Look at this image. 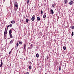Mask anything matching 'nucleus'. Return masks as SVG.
Masks as SVG:
<instances>
[{"label": "nucleus", "mask_w": 74, "mask_h": 74, "mask_svg": "<svg viewBox=\"0 0 74 74\" xmlns=\"http://www.w3.org/2000/svg\"><path fill=\"white\" fill-rule=\"evenodd\" d=\"M50 11L51 14H53L54 12L53 11V10L51 9Z\"/></svg>", "instance_id": "423d86ee"}, {"label": "nucleus", "mask_w": 74, "mask_h": 74, "mask_svg": "<svg viewBox=\"0 0 74 74\" xmlns=\"http://www.w3.org/2000/svg\"><path fill=\"white\" fill-rule=\"evenodd\" d=\"M9 26L10 27H12V24H10Z\"/></svg>", "instance_id": "5701e85b"}, {"label": "nucleus", "mask_w": 74, "mask_h": 74, "mask_svg": "<svg viewBox=\"0 0 74 74\" xmlns=\"http://www.w3.org/2000/svg\"><path fill=\"white\" fill-rule=\"evenodd\" d=\"M64 3L65 4H67V0H64Z\"/></svg>", "instance_id": "a211bd4d"}, {"label": "nucleus", "mask_w": 74, "mask_h": 74, "mask_svg": "<svg viewBox=\"0 0 74 74\" xmlns=\"http://www.w3.org/2000/svg\"><path fill=\"white\" fill-rule=\"evenodd\" d=\"M2 66H3V61L2 60H1V64L0 65V67H2Z\"/></svg>", "instance_id": "7ed1b4c3"}, {"label": "nucleus", "mask_w": 74, "mask_h": 74, "mask_svg": "<svg viewBox=\"0 0 74 74\" xmlns=\"http://www.w3.org/2000/svg\"><path fill=\"white\" fill-rule=\"evenodd\" d=\"M11 53V51H10L9 52V54H10Z\"/></svg>", "instance_id": "2f4dec72"}, {"label": "nucleus", "mask_w": 74, "mask_h": 74, "mask_svg": "<svg viewBox=\"0 0 74 74\" xmlns=\"http://www.w3.org/2000/svg\"><path fill=\"white\" fill-rule=\"evenodd\" d=\"M43 13V12H42V10H41V14H42Z\"/></svg>", "instance_id": "a878e982"}, {"label": "nucleus", "mask_w": 74, "mask_h": 74, "mask_svg": "<svg viewBox=\"0 0 74 74\" xmlns=\"http://www.w3.org/2000/svg\"><path fill=\"white\" fill-rule=\"evenodd\" d=\"M5 32H7V28L6 27L5 28Z\"/></svg>", "instance_id": "393cba45"}, {"label": "nucleus", "mask_w": 74, "mask_h": 74, "mask_svg": "<svg viewBox=\"0 0 74 74\" xmlns=\"http://www.w3.org/2000/svg\"><path fill=\"white\" fill-rule=\"evenodd\" d=\"M19 44L20 45L22 44V41H20L19 42Z\"/></svg>", "instance_id": "2eb2a0df"}, {"label": "nucleus", "mask_w": 74, "mask_h": 74, "mask_svg": "<svg viewBox=\"0 0 74 74\" xmlns=\"http://www.w3.org/2000/svg\"><path fill=\"white\" fill-rule=\"evenodd\" d=\"M4 36V38H5V37H6V36Z\"/></svg>", "instance_id": "7c9ffc66"}, {"label": "nucleus", "mask_w": 74, "mask_h": 74, "mask_svg": "<svg viewBox=\"0 0 74 74\" xmlns=\"http://www.w3.org/2000/svg\"><path fill=\"white\" fill-rule=\"evenodd\" d=\"M13 40H12L10 42V43H13Z\"/></svg>", "instance_id": "b1692460"}, {"label": "nucleus", "mask_w": 74, "mask_h": 74, "mask_svg": "<svg viewBox=\"0 0 74 74\" xmlns=\"http://www.w3.org/2000/svg\"><path fill=\"white\" fill-rule=\"evenodd\" d=\"M36 57L37 58H38L39 57H40V56H39V55L38 54V53H37L36 55Z\"/></svg>", "instance_id": "6e6552de"}, {"label": "nucleus", "mask_w": 74, "mask_h": 74, "mask_svg": "<svg viewBox=\"0 0 74 74\" xmlns=\"http://www.w3.org/2000/svg\"><path fill=\"white\" fill-rule=\"evenodd\" d=\"M9 36L10 37V38H12L13 36L12 35V34H9Z\"/></svg>", "instance_id": "9d476101"}, {"label": "nucleus", "mask_w": 74, "mask_h": 74, "mask_svg": "<svg viewBox=\"0 0 74 74\" xmlns=\"http://www.w3.org/2000/svg\"><path fill=\"white\" fill-rule=\"evenodd\" d=\"M26 47V44H24V49H25V47Z\"/></svg>", "instance_id": "f3484780"}, {"label": "nucleus", "mask_w": 74, "mask_h": 74, "mask_svg": "<svg viewBox=\"0 0 74 74\" xmlns=\"http://www.w3.org/2000/svg\"><path fill=\"white\" fill-rule=\"evenodd\" d=\"M29 69H32V66H31V65H30L29 67Z\"/></svg>", "instance_id": "4be33fe9"}, {"label": "nucleus", "mask_w": 74, "mask_h": 74, "mask_svg": "<svg viewBox=\"0 0 74 74\" xmlns=\"http://www.w3.org/2000/svg\"><path fill=\"white\" fill-rule=\"evenodd\" d=\"M25 74H29V72H27L26 73H25Z\"/></svg>", "instance_id": "c756f323"}, {"label": "nucleus", "mask_w": 74, "mask_h": 74, "mask_svg": "<svg viewBox=\"0 0 74 74\" xmlns=\"http://www.w3.org/2000/svg\"><path fill=\"white\" fill-rule=\"evenodd\" d=\"M26 22L27 23H28V22H29V20L27 19H26Z\"/></svg>", "instance_id": "412c9836"}, {"label": "nucleus", "mask_w": 74, "mask_h": 74, "mask_svg": "<svg viewBox=\"0 0 74 74\" xmlns=\"http://www.w3.org/2000/svg\"><path fill=\"white\" fill-rule=\"evenodd\" d=\"M61 70V68H60H60H59V70Z\"/></svg>", "instance_id": "473e14b6"}, {"label": "nucleus", "mask_w": 74, "mask_h": 74, "mask_svg": "<svg viewBox=\"0 0 74 74\" xmlns=\"http://www.w3.org/2000/svg\"><path fill=\"white\" fill-rule=\"evenodd\" d=\"M63 49H64V50H66V48L65 47H63Z\"/></svg>", "instance_id": "aec40b11"}, {"label": "nucleus", "mask_w": 74, "mask_h": 74, "mask_svg": "<svg viewBox=\"0 0 74 74\" xmlns=\"http://www.w3.org/2000/svg\"><path fill=\"white\" fill-rule=\"evenodd\" d=\"M40 17H37V21H40Z\"/></svg>", "instance_id": "4468645a"}, {"label": "nucleus", "mask_w": 74, "mask_h": 74, "mask_svg": "<svg viewBox=\"0 0 74 74\" xmlns=\"http://www.w3.org/2000/svg\"><path fill=\"white\" fill-rule=\"evenodd\" d=\"M29 0H27V4H29Z\"/></svg>", "instance_id": "cd10ccee"}, {"label": "nucleus", "mask_w": 74, "mask_h": 74, "mask_svg": "<svg viewBox=\"0 0 74 74\" xmlns=\"http://www.w3.org/2000/svg\"><path fill=\"white\" fill-rule=\"evenodd\" d=\"M71 36H74V32H72Z\"/></svg>", "instance_id": "6ab92c4d"}, {"label": "nucleus", "mask_w": 74, "mask_h": 74, "mask_svg": "<svg viewBox=\"0 0 74 74\" xmlns=\"http://www.w3.org/2000/svg\"><path fill=\"white\" fill-rule=\"evenodd\" d=\"M7 31H6V32H4V36H6L7 35Z\"/></svg>", "instance_id": "9b49d317"}, {"label": "nucleus", "mask_w": 74, "mask_h": 74, "mask_svg": "<svg viewBox=\"0 0 74 74\" xmlns=\"http://www.w3.org/2000/svg\"><path fill=\"white\" fill-rule=\"evenodd\" d=\"M14 7L15 10L16 11L18 9V3H17V2H15V5Z\"/></svg>", "instance_id": "f257e3e1"}, {"label": "nucleus", "mask_w": 74, "mask_h": 74, "mask_svg": "<svg viewBox=\"0 0 74 74\" xmlns=\"http://www.w3.org/2000/svg\"><path fill=\"white\" fill-rule=\"evenodd\" d=\"M52 7H54L55 6V5L54 4H52Z\"/></svg>", "instance_id": "dca6fc26"}, {"label": "nucleus", "mask_w": 74, "mask_h": 74, "mask_svg": "<svg viewBox=\"0 0 74 74\" xmlns=\"http://www.w3.org/2000/svg\"><path fill=\"white\" fill-rule=\"evenodd\" d=\"M12 33V30L10 29L9 30V34H11Z\"/></svg>", "instance_id": "0eeeda50"}, {"label": "nucleus", "mask_w": 74, "mask_h": 74, "mask_svg": "<svg viewBox=\"0 0 74 74\" xmlns=\"http://www.w3.org/2000/svg\"><path fill=\"white\" fill-rule=\"evenodd\" d=\"M16 46L17 47H18V46H19V44H18V43H17V44H16Z\"/></svg>", "instance_id": "bb28decb"}, {"label": "nucleus", "mask_w": 74, "mask_h": 74, "mask_svg": "<svg viewBox=\"0 0 74 74\" xmlns=\"http://www.w3.org/2000/svg\"><path fill=\"white\" fill-rule=\"evenodd\" d=\"M73 1H71V2H69V4H70V5H72L73 4Z\"/></svg>", "instance_id": "39448f33"}, {"label": "nucleus", "mask_w": 74, "mask_h": 74, "mask_svg": "<svg viewBox=\"0 0 74 74\" xmlns=\"http://www.w3.org/2000/svg\"><path fill=\"white\" fill-rule=\"evenodd\" d=\"M46 18V15L45 14H44L43 16V18H44V19H45Z\"/></svg>", "instance_id": "ddd939ff"}, {"label": "nucleus", "mask_w": 74, "mask_h": 74, "mask_svg": "<svg viewBox=\"0 0 74 74\" xmlns=\"http://www.w3.org/2000/svg\"><path fill=\"white\" fill-rule=\"evenodd\" d=\"M71 28L72 29H74V26H71Z\"/></svg>", "instance_id": "f8f14e48"}, {"label": "nucleus", "mask_w": 74, "mask_h": 74, "mask_svg": "<svg viewBox=\"0 0 74 74\" xmlns=\"http://www.w3.org/2000/svg\"><path fill=\"white\" fill-rule=\"evenodd\" d=\"M34 15H33V16L32 17L31 19L32 21H34V19H35V18H34Z\"/></svg>", "instance_id": "f03ea898"}, {"label": "nucleus", "mask_w": 74, "mask_h": 74, "mask_svg": "<svg viewBox=\"0 0 74 74\" xmlns=\"http://www.w3.org/2000/svg\"><path fill=\"white\" fill-rule=\"evenodd\" d=\"M6 39V38H4V40H5Z\"/></svg>", "instance_id": "72a5a7b5"}, {"label": "nucleus", "mask_w": 74, "mask_h": 74, "mask_svg": "<svg viewBox=\"0 0 74 74\" xmlns=\"http://www.w3.org/2000/svg\"><path fill=\"white\" fill-rule=\"evenodd\" d=\"M9 27V25H8L7 27V29H8V27Z\"/></svg>", "instance_id": "c85d7f7f"}, {"label": "nucleus", "mask_w": 74, "mask_h": 74, "mask_svg": "<svg viewBox=\"0 0 74 74\" xmlns=\"http://www.w3.org/2000/svg\"><path fill=\"white\" fill-rule=\"evenodd\" d=\"M32 48H33V44H31L29 48L30 49H32Z\"/></svg>", "instance_id": "1a4fd4ad"}, {"label": "nucleus", "mask_w": 74, "mask_h": 74, "mask_svg": "<svg viewBox=\"0 0 74 74\" xmlns=\"http://www.w3.org/2000/svg\"><path fill=\"white\" fill-rule=\"evenodd\" d=\"M13 30H14V31H15V29H13Z\"/></svg>", "instance_id": "f704fd0d"}, {"label": "nucleus", "mask_w": 74, "mask_h": 74, "mask_svg": "<svg viewBox=\"0 0 74 74\" xmlns=\"http://www.w3.org/2000/svg\"><path fill=\"white\" fill-rule=\"evenodd\" d=\"M11 23H12L13 24H14L15 23V21H12L11 22Z\"/></svg>", "instance_id": "20e7f679"}]
</instances>
